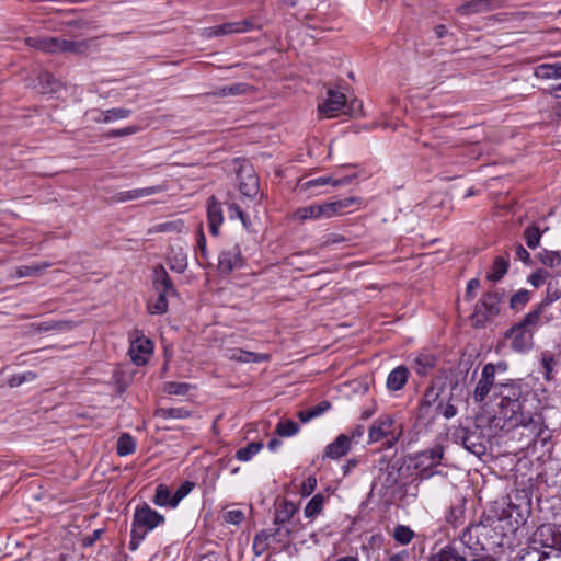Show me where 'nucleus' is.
<instances>
[{"label": "nucleus", "mask_w": 561, "mask_h": 561, "mask_svg": "<svg viewBox=\"0 0 561 561\" xmlns=\"http://www.w3.org/2000/svg\"><path fill=\"white\" fill-rule=\"evenodd\" d=\"M403 434V424L390 414L377 417L368 428V444L382 443L392 448Z\"/></svg>", "instance_id": "f257e3e1"}, {"label": "nucleus", "mask_w": 561, "mask_h": 561, "mask_svg": "<svg viewBox=\"0 0 561 561\" xmlns=\"http://www.w3.org/2000/svg\"><path fill=\"white\" fill-rule=\"evenodd\" d=\"M540 309L528 312L520 322L516 323L506 333L512 340V348L516 352L524 353L533 347L534 333L540 324Z\"/></svg>", "instance_id": "f03ea898"}, {"label": "nucleus", "mask_w": 561, "mask_h": 561, "mask_svg": "<svg viewBox=\"0 0 561 561\" xmlns=\"http://www.w3.org/2000/svg\"><path fill=\"white\" fill-rule=\"evenodd\" d=\"M486 528L482 525H473L468 527L460 537V543L467 549L461 554H466L467 558L471 557L473 561L480 560L484 552L488 550L485 545V533Z\"/></svg>", "instance_id": "7ed1b4c3"}, {"label": "nucleus", "mask_w": 561, "mask_h": 561, "mask_svg": "<svg viewBox=\"0 0 561 561\" xmlns=\"http://www.w3.org/2000/svg\"><path fill=\"white\" fill-rule=\"evenodd\" d=\"M164 523V516L148 505L137 507L134 514L133 534L144 538L145 535Z\"/></svg>", "instance_id": "20e7f679"}, {"label": "nucleus", "mask_w": 561, "mask_h": 561, "mask_svg": "<svg viewBox=\"0 0 561 561\" xmlns=\"http://www.w3.org/2000/svg\"><path fill=\"white\" fill-rule=\"evenodd\" d=\"M374 486L381 485L385 489L394 486L399 481V471L387 456H381L371 468Z\"/></svg>", "instance_id": "39448f33"}, {"label": "nucleus", "mask_w": 561, "mask_h": 561, "mask_svg": "<svg viewBox=\"0 0 561 561\" xmlns=\"http://www.w3.org/2000/svg\"><path fill=\"white\" fill-rule=\"evenodd\" d=\"M535 541L549 549L547 552L561 554V527L552 524L541 525L535 533Z\"/></svg>", "instance_id": "423d86ee"}, {"label": "nucleus", "mask_w": 561, "mask_h": 561, "mask_svg": "<svg viewBox=\"0 0 561 561\" xmlns=\"http://www.w3.org/2000/svg\"><path fill=\"white\" fill-rule=\"evenodd\" d=\"M28 46L45 53L76 51L77 43L58 39L55 37H32L27 38Z\"/></svg>", "instance_id": "0eeeda50"}, {"label": "nucleus", "mask_w": 561, "mask_h": 561, "mask_svg": "<svg viewBox=\"0 0 561 561\" xmlns=\"http://www.w3.org/2000/svg\"><path fill=\"white\" fill-rule=\"evenodd\" d=\"M345 107V95L339 91L328 90L327 96L318 105V111L321 117L332 118L339 114H343Z\"/></svg>", "instance_id": "6e6552de"}, {"label": "nucleus", "mask_w": 561, "mask_h": 561, "mask_svg": "<svg viewBox=\"0 0 561 561\" xmlns=\"http://www.w3.org/2000/svg\"><path fill=\"white\" fill-rule=\"evenodd\" d=\"M331 203L312 204L296 209L293 218L297 221L319 220L333 217Z\"/></svg>", "instance_id": "1a4fd4ad"}, {"label": "nucleus", "mask_w": 561, "mask_h": 561, "mask_svg": "<svg viewBox=\"0 0 561 561\" xmlns=\"http://www.w3.org/2000/svg\"><path fill=\"white\" fill-rule=\"evenodd\" d=\"M252 28V23L249 20L240 22H229L221 25L209 26L202 31V36L211 38L217 36H226L237 33H244Z\"/></svg>", "instance_id": "9d476101"}, {"label": "nucleus", "mask_w": 561, "mask_h": 561, "mask_svg": "<svg viewBox=\"0 0 561 561\" xmlns=\"http://www.w3.org/2000/svg\"><path fill=\"white\" fill-rule=\"evenodd\" d=\"M153 351L152 342L145 336H136L130 341L128 354L136 365H145Z\"/></svg>", "instance_id": "9b49d317"}, {"label": "nucleus", "mask_w": 561, "mask_h": 561, "mask_svg": "<svg viewBox=\"0 0 561 561\" xmlns=\"http://www.w3.org/2000/svg\"><path fill=\"white\" fill-rule=\"evenodd\" d=\"M495 366L494 364H486L481 373V377L473 391L476 402H482L489 396L494 385Z\"/></svg>", "instance_id": "f8f14e48"}, {"label": "nucleus", "mask_w": 561, "mask_h": 561, "mask_svg": "<svg viewBox=\"0 0 561 561\" xmlns=\"http://www.w3.org/2000/svg\"><path fill=\"white\" fill-rule=\"evenodd\" d=\"M242 263L240 249L238 247H232L231 249L224 250L219 254L218 270L221 274H229L233 270L240 268Z\"/></svg>", "instance_id": "ddd939ff"}, {"label": "nucleus", "mask_w": 561, "mask_h": 561, "mask_svg": "<svg viewBox=\"0 0 561 561\" xmlns=\"http://www.w3.org/2000/svg\"><path fill=\"white\" fill-rule=\"evenodd\" d=\"M457 390L458 386L455 383L451 387L450 392L443 396L437 404V412L447 420L454 417L458 412L457 403L460 401V397L457 393Z\"/></svg>", "instance_id": "4468645a"}, {"label": "nucleus", "mask_w": 561, "mask_h": 561, "mask_svg": "<svg viewBox=\"0 0 561 561\" xmlns=\"http://www.w3.org/2000/svg\"><path fill=\"white\" fill-rule=\"evenodd\" d=\"M239 188L247 197H254L259 193V179L252 169L243 168L239 173Z\"/></svg>", "instance_id": "2eb2a0df"}, {"label": "nucleus", "mask_w": 561, "mask_h": 561, "mask_svg": "<svg viewBox=\"0 0 561 561\" xmlns=\"http://www.w3.org/2000/svg\"><path fill=\"white\" fill-rule=\"evenodd\" d=\"M164 191V187L161 185L148 186L144 188H134L129 191H122L115 195V201L118 203H125L129 201H135L144 197H148Z\"/></svg>", "instance_id": "dca6fc26"}, {"label": "nucleus", "mask_w": 561, "mask_h": 561, "mask_svg": "<svg viewBox=\"0 0 561 561\" xmlns=\"http://www.w3.org/2000/svg\"><path fill=\"white\" fill-rule=\"evenodd\" d=\"M409 375V369L403 365L393 368L387 377V389L389 391L401 390L408 382Z\"/></svg>", "instance_id": "f3484780"}, {"label": "nucleus", "mask_w": 561, "mask_h": 561, "mask_svg": "<svg viewBox=\"0 0 561 561\" xmlns=\"http://www.w3.org/2000/svg\"><path fill=\"white\" fill-rule=\"evenodd\" d=\"M207 217L211 234L218 233L220 225L224 222V214L219 203L215 197H210L207 202Z\"/></svg>", "instance_id": "a211bd4d"}, {"label": "nucleus", "mask_w": 561, "mask_h": 561, "mask_svg": "<svg viewBox=\"0 0 561 561\" xmlns=\"http://www.w3.org/2000/svg\"><path fill=\"white\" fill-rule=\"evenodd\" d=\"M561 297V274L558 273L553 275L549 282L547 287V297L538 305L536 309H540L542 313L545 308L548 307L551 302L558 300Z\"/></svg>", "instance_id": "6ab92c4d"}, {"label": "nucleus", "mask_w": 561, "mask_h": 561, "mask_svg": "<svg viewBox=\"0 0 561 561\" xmlns=\"http://www.w3.org/2000/svg\"><path fill=\"white\" fill-rule=\"evenodd\" d=\"M351 449L350 440L345 434H340L331 444L325 448L324 455L331 459H339L346 455Z\"/></svg>", "instance_id": "aec40b11"}, {"label": "nucleus", "mask_w": 561, "mask_h": 561, "mask_svg": "<svg viewBox=\"0 0 561 561\" xmlns=\"http://www.w3.org/2000/svg\"><path fill=\"white\" fill-rule=\"evenodd\" d=\"M227 357L231 360L240 363H261L268 360L267 354L253 353L241 348H231L227 353Z\"/></svg>", "instance_id": "412c9836"}, {"label": "nucleus", "mask_w": 561, "mask_h": 561, "mask_svg": "<svg viewBox=\"0 0 561 561\" xmlns=\"http://www.w3.org/2000/svg\"><path fill=\"white\" fill-rule=\"evenodd\" d=\"M467 556L461 554L454 546H445L430 557V561H466Z\"/></svg>", "instance_id": "4be33fe9"}, {"label": "nucleus", "mask_w": 561, "mask_h": 561, "mask_svg": "<svg viewBox=\"0 0 561 561\" xmlns=\"http://www.w3.org/2000/svg\"><path fill=\"white\" fill-rule=\"evenodd\" d=\"M170 268L175 273H183L187 267V256L183 249L172 248L168 255Z\"/></svg>", "instance_id": "5701e85b"}, {"label": "nucleus", "mask_w": 561, "mask_h": 561, "mask_svg": "<svg viewBox=\"0 0 561 561\" xmlns=\"http://www.w3.org/2000/svg\"><path fill=\"white\" fill-rule=\"evenodd\" d=\"M153 285L158 291H173L172 282L163 266H157L153 271Z\"/></svg>", "instance_id": "b1692460"}, {"label": "nucleus", "mask_w": 561, "mask_h": 561, "mask_svg": "<svg viewBox=\"0 0 561 561\" xmlns=\"http://www.w3.org/2000/svg\"><path fill=\"white\" fill-rule=\"evenodd\" d=\"M535 76L539 79H561V64H542L536 67Z\"/></svg>", "instance_id": "393cba45"}, {"label": "nucleus", "mask_w": 561, "mask_h": 561, "mask_svg": "<svg viewBox=\"0 0 561 561\" xmlns=\"http://www.w3.org/2000/svg\"><path fill=\"white\" fill-rule=\"evenodd\" d=\"M493 0H470L459 7L458 11L463 15L486 12L492 10L491 2Z\"/></svg>", "instance_id": "a878e982"}, {"label": "nucleus", "mask_w": 561, "mask_h": 561, "mask_svg": "<svg viewBox=\"0 0 561 561\" xmlns=\"http://www.w3.org/2000/svg\"><path fill=\"white\" fill-rule=\"evenodd\" d=\"M435 358L432 355L419 354L412 360V367L417 375H426L434 366Z\"/></svg>", "instance_id": "bb28decb"}, {"label": "nucleus", "mask_w": 561, "mask_h": 561, "mask_svg": "<svg viewBox=\"0 0 561 561\" xmlns=\"http://www.w3.org/2000/svg\"><path fill=\"white\" fill-rule=\"evenodd\" d=\"M499 302H500V300L495 294H491V293L486 294L481 301V306L479 307V312H482V309H483V314L486 318L494 317L500 311Z\"/></svg>", "instance_id": "cd10ccee"}, {"label": "nucleus", "mask_w": 561, "mask_h": 561, "mask_svg": "<svg viewBox=\"0 0 561 561\" xmlns=\"http://www.w3.org/2000/svg\"><path fill=\"white\" fill-rule=\"evenodd\" d=\"M463 447L471 454L480 457L485 454L486 447L480 442V437L476 434H467L462 440Z\"/></svg>", "instance_id": "c85d7f7f"}, {"label": "nucleus", "mask_w": 561, "mask_h": 561, "mask_svg": "<svg viewBox=\"0 0 561 561\" xmlns=\"http://www.w3.org/2000/svg\"><path fill=\"white\" fill-rule=\"evenodd\" d=\"M324 506V496L322 494H316L311 500L307 503L304 510L305 517L308 519H313L318 515L321 514Z\"/></svg>", "instance_id": "c756f323"}, {"label": "nucleus", "mask_w": 561, "mask_h": 561, "mask_svg": "<svg viewBox=\"0 0 561 561\" xmlns=\"http://www.w3.org/2000/svg\"><path fill=\"white\" fill-rule=\"evenodd\" d=\"M465 499L458 497L456 503L453 504L446 514L447 523L451 525L460 524L465 513Z\"/></svg>", "instance_id": "7c9ffc66"}, {"label": "nucleus", "mask_w": 561, "mask_h": 561, "mask_svg": "<svg viewBox=\"0 0 561 561\" xmlns=\"http://www.w3.org/2000/svg\"><path fill=\"white\" fill-rule=\"evenodd\" d=\"M249 90L250 87L247 83L237 82L219 88L213 94L216 96L225 98L230 95H241L247 93Z\"/></svg>", "instance_id": "2f4dec72"}, {"label": "nucleus", "mask_w": 561, "mask_h": 561, "mask_svg": "<svg viewBox=\"0 0 561 561\" xmlns=\"http://www.w3.org/2000/svg\"><path fill=\"white\" fill-rule=\"evenodd\" d=\"M445 396V393H443V391L436 387H431L428 388L425 393H424V397H423V400H422V403H421V407H420V410L422 413H427V409L436 403L437 401L439 402L442 397Z\"/></svg>", "instance_id": "473e14b6"}, {"label": "nucleus", "mask_w": 561, "mask_h": 561, "mask_svg": "<svg viewBox=\"0 0 561 561\" xmlns=\"http://www.w3.org/2000/svg\"><path fill=\"white\" fill-rule=\"evenodd\" d=\"M507 270L508 262L504 257L497 256L494 260L491 272L488 274L486 277L492 282H497L506 274Z\"/></svg>", "instance_id": "72a5a7b5"}, {"label": "nucleus", "mask_w": 561, "mask_h": 561, "mask_svg": "<svg viewBox=\"0 0 561 561\" xmlns=\"http://www.w3.org/2000/svg\"><path fill=\"white\" fill-rule=\"evenodd\" d=\"M262 448H263L262 442H252V443L248 444L245 447L240 448L236 454V458L240 461H249L256 454H259Z\"/></svg>", "instance_id": "f704fd0d"}, {"label": "nucleus", "mask_w": 561, "mask_h": 561, "mask_svg": "<svg viewBox=\"0 0 561 561\" xmlns=\"http://www.w3.org/2000/svg\"><path fill=\"white\" fill-rule=\"evenodd\" d=\"M116 449L119 456H128L136 450V442L129 434H123L117 440Z\"/></svg>", "instance_id": "c9c22d12"}, {"label": "nucleus", "mask_w": 561, "mask_h": 561, "mask_svg": "<svg viewBox=\"0 0 561 561\" xmlns=\"http://www.w3.org/2000/svg\"><path fill=\"white\" fill-rule=\"evenodd\" d=\"M330 408V403L322 402L316 407H312L308 410H302L298 413V417L301 422L307 423L310 420L320 416Z\"/></svg>", "instance_id": "e433bc0d"}, {"label": "nucleus", "mask_w": 561, "mask_h": 561, "mask_svg": "<svg viewBox=\"0 0 561 561\" xmlns=\"http://www.w3.org/2000/svg\"><path fill=\"white\" fill-rule=\"evenodd\" d=\"M172 501H173V495L171 494L168 486H165L164 484H159L156 488L153 503L158 506L169 505L170 507H172Z\"/></svg>", "instance_id": "4c0bfd02"}, {"label": "nucleus", "mask_w": 561, "mask_h": 561, "mask_svg": "<svg viewBox=\"0 0 561 561\" xmlns=\"http://www.w3.org/2000/svg\"><path fill=\"white\" fill-rule=\"evenodd\" d=\"M541 366L543 368V378L547 381H550L553 378V369L557 366V360L554 356L549 353L545 352L541 354Z\"/></svg>", "instance_id": "58836bf2"}, {"label": "nucleus", "mask_w": 561, "mask_h": 561, "mask_svg": "<svg viewBox=\"0 0 561 561\" xmlns=\"http://www.w3.org/2000/svg\"><path fill=\"white\" fill-rule=\"evenodd\" d=\"M48 266H49L48 263L20 266L16 268V277L21 278V277L41 275L44 272V270H46Z\"/></svg>", "instance_id": "ea45409f"}, {"label": "nucleus", "mask_w": 561, "mask_h": 561, "mask_svg": "<svg viewBox=\"0 0 561 561\" xmlns=\"http://www.w3.org/2000/svg\"><path fill=\"white\" fill-rule=\"evenodd\" d=\"M297 506L291 502H284L275 517V523L283 524L290 519L297 512Z\"/></svg>", "instance_id": "a19ab883"}, {"label": "nucleus", "mask_w": 561, "mask_h": 561, "mask_svg": "<svg viewBox=\"0 0 561 561\" xmlns=\"http://www.w3.org/2000/svg\"><path fill=\"white\" fill-rule=\"evenodd\" d=\"M524 238L528 248L536 249L540 243L541 231L536 226H529L524 231Z\"/></svg>", "instance_id": "79ce46f5"}, {"label": "nucleus", "mask_w": 561, "mask_h": 561, "mask_svg": "<svg viewBox=\"0 0 561 561\" xmlns=\"http://www.w3.org/2000/svg\"><path fill=\"white\" fill-rule=\"evenodd\" d=\"M169 293H160L159 291V296L158 298L154 300V301H150L148 304V310L150 313L152 314H162L167 311L168 309V301H167V295Z\"/></svg>", "instance_id": "37998d69"}, {"label": "nucleus", "mask_w": 561, "mask_h": 561, "mask_svg": "<svg viewBox=\"0 0 561 561\" xmlns=\"http://www.w3.org/2000/svg\"><path fill=\"white\" fill-rule=\"evenodd\" d=\"M299 431V426L291 420L280 421L276 426V433L279 436L289 437L297 434Z\"/></svg>", "instance_id": "c03bdc74"}, {"label": "nucleus", "mask_w": 561, "mask_h": 561, "mask_svg": "<svg viewBox=\"0 0 561 561\" xmlns=\"http://www.w3.org/2000/svg\"><path fill=\"white\" fill-rule=\"evenodd\" d=\"M530 299V293L527 289H520L510 299V307L514 310L522 309Z\"/></svg>", "instance_id": "a18cd8bd"}, {"label": "nucleus", "mask_w": 561, "mask_h": 561, "mask_svg": "<svg viewBox=\"0 0 561 561\" xmlns=\"http://www.w3.org/2000/svg\"><path fill=\"white\" fill-rule=\"evenodd\" d=\"M393 537L401 545H408L412 541L414 533L408 526L399 525L394 528Z\"/></svg>", "instance_id": "49530a36"}, {"label": "nucleus", "mask_w": 561, "mask_h": 561, "mask_svg": "<svg viewBox=\"0 0 561 561\" xmlns=\"http://www.w3.org/2000/svg\"><path fill=\"white\" fill-rule=\"evenodd\" d=\"M502 413L507 419H513L514 415L520 410V403L517 400L504 398L501 401Z\"/></svg>", "instance_id": "de8ad7c7"}, {"label": "nucleus", "mask_w": 561, "mask_h": 561, "mask_svg": "<svg viewBox=\"0 0 561 561\" xmlns=\"http://www.w3.org/2000/svg\"><path fill=\"white\" fill-rule=\"evenodd\" d=\"M183 227L181 221H167L152 226L148 232L149 233H159V232H172L180 231Z\"/></svg>", "instance_id": "09e8293b"}, {"label": "nucleus", "mask_w": 561, "mask_h": 561, "mask_svg": "<svg viewBox=\"0 0 561 561\" xmlns=\"http://www.w3.org/2000/svg\"><path fill=\"white\" fill-rule=\"evenodd\" d=\"M545 551L536 548H527L519 551L516 561H542Z\"/></svg>", "instance_id": "8fccbe9b"}, {"label": "nucleus", "mask_w": 561, "mask_h": 561, "mask_svg": "<svg viewBox=\"0 0 561 561\" xmlns=\"http://www.w3.org/2000/svg\"><path fill=\"white\" fill-rule=\"evenodd\" d=\"M330 203H331L333 215L336 216V215H341L344 209L350 208V207L358 204L359 202L355 197H346V198L333 201Z\"/></svg>", "instance_id": "3c124183"}, {"label": "nucleus", "mask_w": 561, "mask_h": 561, "mask_svg": "<svg viewBox=\"0 0 561 561\" xmlns=\"http://www.w3.org/2000/svg\"><path fill=\"white\" fill-rule=\"evenodd\" d=\"M443 457V450L440 447H436L433 449H430L427 451H424L420 455V462L425 463L424 459H430L428 467H435L439 463L440 459Z\"/></svg>", "instance_id": "603ef678"}, {"label": "nucleus", "mask_w": 561, "mask_h": 561, "mask_svg": "<svg viewBox=\"0 0 561 561\" xmlns=\"http://www.w3.org/2000/svg\"><path fill=\"white\" fill-rule=\"evenodd\" d=\"M540 261L547 266L556 267L561 264V255L557 251L543 250L540 252Z\"/></svg>", "instance_id": "864d4df0"}, {"label": "nucleus", "mask_w": 561, "mask_h": 561, "mask_svg": "<svg viewBox=\"0 0 561 561\" xmlns=\"http://www.w3.org/2000/svg\"><path fill=\"white\" fill-rule=\"evenodd\" d=\"M158 414L163 419H185L190 413L183 408H162Z\"/></svg>", "instance_id": "5fc2aeb1"}, {"label": "nucleus", "mask_w": 561, "mask_h": 561, "mask_svg": "<svg viewBox=\"0 0 561 561\" xmlns=\"http://www.w3.org/2000/svg\"><path fill=\"white\" fill-rule=\"evenodd\" d=\"M190 387L186 382H167L163 390L169 394L184 396L188 392Z\"/></svg>", "instance_id": "6e6d98bb"}, {"label": "nucleus", "mask_w": 561, "mask_h": 561, "mask_svg": "<svg viewBox=\"0 0 561 561\" xmlns=\"http://www.w3.org/2000/svg\"><path fill=\"white\" fill-rule=\"evenodd\" d=\"M194 485L195 484L190 481L182 483L173 494L172 507H176L178 504L193 490Z\"/></svg>", "instance_id": "4d7b16f0"}, {"label": "nucleus", "mask_w": 561, "mask_h": 561, "mask_svg": "<svg viewBox=\"0 0 561 561\" xmlns=\"http://www.w3.org/2000/svg\"><path fill=\"white\" fill-rule=\"evenodd\" d=\"M222 519L225 523L239 525L244 519V513L241 510H230L226 511L222 514Z\"/></svg>", "instance_id": "13d9d810"}, {"label": "nucleus", "mask_w": 561, "mask_h": 561, "mask_svg": "<svg viewBox=\"0 0 561 561\" xmlns=\"http://www.w3.org/2000/svg\"><path fill=\"white\" fill-rule=\"evenodd\" d=\"M228 216L230 219L239 218L244 228H249V220L237 204H230L228 206Z\"/></svg>", "instance_id": "bf43d9fd"}, {"label": "nucleus", "mask_w": 561, "mask_h": 561, "mask_svg": "<svg viewBox=\"0 0 561 561\" xmlns=\"http://www.w3.org/2000/svg\"><path fill=\"white\" fill-rule=\"evenodd\" d=\"M327 184H331L332 185V178H330V176H320V178H317V179H313V180H309V181L300 183V187H301V190H310L312 187L323 186V185H327Z\"/></svg>", "instance_id": "052dcab7"}, {"label": "nucleus", "mask_w": 561, "mask_h": 561, "mask_svg": "<svg viewBox=\"0 0 561 561\" xmlns=\"http://www.w3.org/2000/svg\"><path fill=\"white\" fill-rule=\"evenodd\" d=\"M106 112L110 118V123L127 118L131 114L130 110L123 107L111 108Z\"/></svg>", "instance_id": "680f3d73"}, {"label": "nucleus", "mask_w": 561, "mask_h": 561, "mask_svg": "<svg viewBox=\"0 0 561 561\" xmlns=\"http://www.w3.org/2000/svg\"><path fill=\"white\" fill-rule=\"evenodd\" d=\"M362 107H363V104L358 100H353L348 103L345 101V107H344L343 114L350 115V116H356L360 113Z\"/></svg>", "instance_id": "e2e57ef3"}, {"label": "nucleus", "mask_w": 561, "mask_h": 561, "mask_svg": "<svg viewBox=\"0 0 561 561\" xmlns=\"http://www.w3.org/2000/svg\"><path fill=\"white\" fill-rule=\"evenodd\" d=\"M317 488V479L313 476L307 478L301 484L300 494L301 496H309Z\"/></svg>", "instance_id": "0e129e2a"}, {"label": "nucleus", "mask_w": 561, "mask_h": 561, "mask_svg": "<svg viewBox=\"0 0 561 561\" xmlns=\"http://www.w3.org/2000/svg\"><path fill=\"white\" fill-rule=\"evenodd\" d=\"M364 431H365V428H364L363 425H357L354 428H352L347 434H345V436L350 440V445L351 446H352L353 443H357L358 442V439L363 436Z\"/></svg>", "instance_id": "69168bd1"}, {"label": "nucleus", "mask_w": 561, "mask_h": 561, "mask_svg": "<svg viewBox=\"0 0 561 561\" xmlns=\"http://www.w3.org/2000/svg\"><path fill=\"white\" fill-rule=\"evenodd\" d=\"M138 131L136 126H129L121 129L112 130L107 134L108 137H124L129 136Z\"/></svg>", "instance_id": "338daca9"}, {"label": "nucleus", "mask_w": 561, "mask_h": 561, "mask_svg": "<svg viewBox=\"0 0 561 561\" xmlns=\"http://www.w3.org/2000/svg\"><path fill=\"white\" fill-rule=\"evenodd\" d=\"M547 279V273L543 272V271H538L536 273H533L528 280L531 285H534L535 287H539L541 286Z\"/></svg>", "instance_id": "774afa93"}]
</instances>
